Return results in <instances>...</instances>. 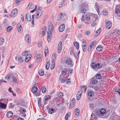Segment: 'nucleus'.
Segmentation results:
<instances>
[{"label":"nucleus","instance_id":"obj_22","mask_svg":"<svg viewBox=\"0 0 120 120\" xmlns=\"http://www.w3.org/2000/svg\"><path fill=\"white\" fill-rule=\"evenodd\" d=\"M42 57V55L41 54H39L37 56L36 60L37 62H40V59Z\"/></svg>","mask_w":120,"mask_h":120},{"label":"nucleus","instance_id":"obj_5","mask_svg":"<svg viewBox=\"0 0 120 120\" xmlns=\"http://www.w3.org/2000/svg\"><path fill=\"white\" fill-rule=\"evenodd\" d=\"M46 27L44 26L41 29L39 34L40 36L42 37L45 35V32L46 31Z\"/></svg>","mask_w":120,"mask_h":120},{"label":"nucleus","instance_id":"obj_26","mask_svg":"<svg viewBox=\"0 0 120 120\" xmlns=\"http://www.w3.org/2000/svg\"><path fill=\"white\" fill-rule=\"evenodd\" d=\"M12 76V82L15 83H16L17 82V79L16 77L13 75Z\"/></svg>","mask_w":120,"mask_h":120},{"label":"nucleus","instance_id":"obj_24","mask_svg":"<svg viewBox=\"0 0 120 120\" xmlns=\"http://www.w3.org/2000/svg\"><path fill=\"white\" fill-rule=\"evenodd\" d=\"M79 9L80 10V11L81 13H85L87 11V10L85 8H79Z\"/></svg>","mask_w":120,"mask_h":120},{"label":"nucleus","instance_id":"obj_47","mask_svg":"<svg viewBox=\"0 0 120 120\" xmlns=\"http://www.w3.org/2000/svg\"><path fill=\"white\" fill-rule=\"evenodd\" d=\"M66 0H63V2L61 4L60 7L59 6V8H60L63 6H64L65 4V2Z\"/></svg>","mask_w":120,"mask_h":120},{"label":"nucleus","instance_id":"obj_19","mask_svg":"<svg viewBox=\"0 0 120 120\" xmlns=\"http://www.w3.org/2000/svg\"><path fill=\"white\" fill-rule=\"evenodd\" d=\"M30 36L29 34H27L25 36V40L27 41V42L29 44V40Z\"/></svg>","mask_w":120,"mask_h":120},{"label":"nucleus","instance_id":"obj_17","mask_svg":"<svg viewBox=\"0 0 120 120\" xmlns=\"http://www.w3.org/2000/svg\"><path fill=\"white\" fill-rule=\"evenodd\" d=\"M17 30L20 33L21 31V30L22 29V27L20 23H18L17 24Z\"/></svg>","mask_w":120,"mask_h":120},{"label":"nucleus","instance_id":"obj_41","mask_svg":"<svg viewBox=\"0 0 120 120\" xmlns=\"http://www.w3.org/2000/svg\"><path fill=\"white\" fill-rule=\"evenodd\" d=\"M20 111L22 112V113H23L26 112V109H25L22 107H20Z\"/></svg>","mask_w":120,"mask_h":120},{"label":"nucleus","instance_id":"obj_34","mask_svg":"<svg viewBox=\"0 0 120 120\" xmlns=\"http://www.w3.org/2000/svg\"><path fill=\"white\" fill-rule=\"evenodd\" d=\"M34 7V4L32 3H30L28 6V7L29 8L31 9H32Z\"/></svg>","mask_w":120,"mask_h":120},{"label":"nucleus","instance_id":"obj_8","mask_svg":"<svg viewBox=\"0 0 120 120\" xmlns=\"http://www.w3.org/2000/svg\"><path fill=\"white\" fill-rule=\"evenodd\" d=\"M87 95L90 97H92L94 96V93L93 91L89 90L87 91Z\"/></svg>","mask_w":120,"mask_h":120},{"label":"nucleus","instance_id":"obj_36","mask_svg":"<svg viewBox=\"0 0 120 120\" xmlns=\"http://www.w3.org/2000/svg\"><path fill=\"white\" fill-rule=\"evenodd\" d=\"M46 63H47L46 65L45 66V67L46 69H48L50 67V62H46Z\"/></svg>","mask_w":120,"mask_h":120},{"label":"nucleus","instance_id":"obj_31","mask_svg":"<svg viewBox=\"0 0 120 120\" xmlns=\"http://www.w3.org/2000/svg\"><path fill=\"white\" fill-rule=\"evenodd\" d=\"M38 74L40 76H42L44 74V71L43 70H41L39 71Z\"/></svg>","mask_w":120,"mask_h":120},{"label":"nucleus","instance_id":"obj_62","mask_svg":"<svg viewBox=\"0 0 120 120\" xmlns=\"http://www.w3.org/2000/svg\"><path fill=\"white\" fill-rule=\"evenodd\" d=\"M120 11L118 8H116V9L115 13L116 14H118L119 12Z\"/></svg>","mask_w":120,"mask_h":120},{"label":"nucleus","instance_id":"obj_6","mask_svg":"<svg viewBox=\"0 0 120 120\" xmlns=\"http://www.w3.org/2000/svg\"><path fill=\"white\" fill-rule=\"evenodd\" d=\"M62 45L61 42H60L58 44V52L59 53H60L61 51Z\"/></svg>","mask_w":120,"mask_h":120},{"label":"nucleus","instance_id":"obj_53","mask_svg":"<svg viewBox=\"0 0 120 120\" xmlns=\"http://www.w3.org/2000/svg\"><path fill=\"white\" fill-rule=\"evenodd\" d=\"M90 46H89L88 49V52H90L91 50V49L93 48Z\"/></svg>","mask_w":120,"mask_h":120},{"label":"nucleus","instance_id":"obj_37","mask_svg":"<svg viewBox=\"0 0 120 120\" xmlns=\"http://www.w3.org/2000/svg\"><path fill=\"white\" fill-rule=\"evenodd\" d=\"M4 42V39L3 38H1L0 39V45H2Z\"/></svg>","mask_w":120,"mask_h":120},{"label":"nucleus","instance_id":"obj_59","mask_svg":"<svg viewBox=\"0 0 120 120\" xmlns=\"http://www.w3.org/2000/svg\"><path fill=\"white\" fill-rule=\"evenodd\" d=\"M101 31V30L100 29H99L96 32V34L97 35H98L100 33Z\"/></svg>","mask_w":120,"mask_h":120},{"label":"nucleus","instance_id":"obj_44","mask_svg":"<svg viewBox=\"0 0 120 120\" xmlns=\"http://www.w3.org/2000/svg\"><path fill=\"white\" fill-rule=\"evenodd\" d=\"M83 51L84 52H85L86 51V45H84L82 46Z\"/></svg>","mask_w":120,"mask_h":120},{"label":"nucleus","instance_id":"obj_33","mask_svg":"<svg viewBox=\"0 0 120 120\" xmlns=\"http://www.w3.org/2000/svg\"><path fill=\"white\" fill-rule=\"evenodd\" d=\"M101 75L100 74H97L95 75V77L97 79H99L101 77Z\"/></svg>","mask_w":120,"mask_h":120},{"label":"nucleus","instance_id":"obj_50","mask_svg":"<svg viewBox=\"0 0 120 120\" xmlns=\"http://www.w3.org/2000/svg\"><path fill=\"white\" fill-rule=\"evenodd\" d=\"M55 65V63H54L53 64H51V66L50 68L51 69H52L54 68Z\"/></svg>","mask_w":120,"mask_h":120},{"label":"nucleus","instance_id":"obj_25","mask_svg":"<svg viewBox=\"0 0 120 120\" xmlns=\"http://www.w3.org/2000/svg\"><path fill=\"white\" fill-rule=\"evenodd\" d=\"M37 90V88L36 87L34 86L32 88L31 91L33 93H35Z\"/></svg>","mask_w":120,"mask_h":120},{"label":"nucleus","instance_id":"obj_21","mask_svg":"<svg viewBox=\"0 0 120 120\" xmlns=\"http://www.w3.org/2000/svg\"><path fill=\"white\" fill-rule=\"evenodd\" d=\"M6 107V104L2 103L0 102V108H1L3 109H5Z\"/></svg>","mask_w":120,"mask_h":120},{"label":"nucleus","instance_id":"obj_29","mask_svg":"<svg viewBox=\"0 0 120 120\" xmlns=\"http://www.w3.org/2000/svg\"><path fill=\"white\" fill-rule=\"evenodd\" d=\"M74 45L75 46L77 50L79 49V44L77 42H74Z\"/></svg>","mask_w":120,"mask_h":120},{"label":"nucleus","instance_id":"obj_51","mask_svg":"<svg viewBox=\"0 0 120 120\" xmlns=\"http://www.w3.org/2000/svg\"><path fill=\"white\" fill-rule=\"evenodd\" d=\"M90 31H86L84 33L86 35H89V34L90 33Z\"/></svg>","mask_w":120,"mask_h":120},{"label":"nucleus","instance_id":"obj_42","mask_svg":"<svg viewBox=\"0 0 120 120\" xmlns=\"http://www.w3.org/2000/svg\"><path fill=\"white\" fill-rule=\"evenodd\" d=\"M12 74H10L9 75H7L5 76V78L8 79L10 77L12 76Z\"/></svg>","mask_w":120,"mask_h":120},{"label":"nucleus","instance_id":"obj_2","mask_svg":"<svg viewBox=\"0 0 120 120\" xmlns=\"http://www.w3.org/2000/svg\"><path fill=\"white\" fill-rule=\"evenodd\" d=\"M106 112L104 109H102L100 111H97L95 112V114L99 117L102 118L103 116Z\"/></svg>","mask_w":120,"mask_h":120},{"label":"nucleus","instance_id":"obj_12","mask_svg":"<svg viewBox=\"0 0 120 120\" xmlns=\"http://www.w3.org/2000/svg\"><path fill=\"white\" fill-rule=\"evenodd\" d=\"M88 7V5L85 2L82 3L79 6V8H87Z\"/></svg>","mask_w":120,"mask_h":120},{"label":"nucleus","instance_id":"obj_49","mask_svg":"<svg viewBox=\"0 0 120 120\" xmlns=\"http://www.w3.org/2000/svg\"><path fill=\"white\" fill-rule=\"evenodd\" d=\"M96 116H97L94 113H93L91 114V118L93 117L94 118H95L96 116Z\"/></svg>","mask_w":120,"mask_h":120},{"label":"nucleus","instance_id":"obj_64","mask_svg":"<svg viewBox=\"0 0 120 120\" xmlns=\"http://www.w3.org/2000/svg\"><path fill=\"white\" fill-rule=\"evenodd\" d=\"M37 120H46V119L44 118L43 117L41 118L38 119Z\"/></svg>","mask_w":120,"mask_h":120},{"label":"nucleus","instance_id":"obj_35","mask_svg":"<svg viewBox=\"0 0 120 120\" xmlns=\"http://www.w3.org/2000/svg\"><path fill=\"white\" fill-rule=\"evenodd\" d=\"M67 73L66 70L65 69H63L62 70L61 73L63 75L66 74Z\"/></svg>","mask_w":120,"mask_h":120},{"label":"nucleus","instance_id":"obj_57","mask_svg":"<svg viewBox=\"0 0 120 120\" xmlns=\"http://www.w3.org/2000/svg\"><path fill=\"white\" fill-rule=\"evenodd\" d=\"M103 13L104 15H107L108 14V12L106 11H103Z\"/></svg>","mask_w":120,"mask_h":120},{"label":"nucleus","instance_id":"obj_32","mask_svg":"<svg viewBox=\"0 0 120 120\" xmlns=\"http://www.w3.org/2000/svg\"><path fill=\"white\" fill-rule=\"evenodd\" d=\"M97 42L96 41H94L89 46H90L92 48H93L94 47V45L95 44H96Z\"/></svg>","mask_w":120,"mask_h":120},{"label":"nucleus","instance_id":"obj_40","mask_svg":"<svg viewBox=\"0 0 120 120\" xmlns=\"http://www.w3.org/2000/svg\"><path fill=\"white\" fill-rule=\"evenodd\" d=\"M70 116V114L69 113H67L66 114L65 117V119L66 120H68V118L69 116Z\"/></svg>","mask_w":120,"mask_h":120},{"label":"nucleus","instance_id":"obj_63","mask_svg":"<svg viewBox=\"0 0 120 120\" xmlns=\"http://www.w3.org/2000/svg\"><path fill=\"white\" fill-rule=\"evenodd\" d=\"M48 50L47 49H46L45 50V51L44 52V53H45V56H46V54H48Z\"/></svg>","mask_w":120,"mask_h":120},{"label":"nucleus","instance_id":"obj_9","mask_svg":"<svg viewBox=\"0 0 120 120\" xmlns=\"http://www.w3.org/2000/svg\"><path fill=\"white\" fill-rule=\"evenodd\" d=\"M47 38L48 42H50L51 39L52 38V32L49 33L48 32Z\"/></svg>","mask_w":120,"mask_h":120},{"label":"nucleus","instance_id":"obj_3","mask_svg":"<svg viewBox=\"0 0 120 120\" xmlns=\"http://www.w3.org/2000/svg\"><path fill=\"white\" fill-rule=\"evenodd\" d=\"M17 9L16 8L12 10L10 15L11 17H14L16 16L18 13Z\"/></svg>","mask_w":120,"mask_h":120},{"label":"nucleus","instance_id":"obj_18","mask_svg":"<svg viewBox=\"0 0 120 120\" xmlns=\"http://www.w3.org/2000/svg\"><path fill=\"white\" fill-rule=\"evenodd\" d=\"M27 15L28 14H27L26 15V19L28 22L30 21L31 19V15L29 14L28 16Z\"/></svg>","mask_w":120,"mask_h":120},{"label":"nucleus","instance_id":"obj_20","mask_svg":"<svg viewBox=\"0 0 120 120\" xmlns=\"http://www.w3.org/2000/svg\"><path fill=\"white\" fill-rule=\"evenodd\" d=\"M13 115V112L11 111L8 112L7 114V116L8 118H10Z\"/></svg>","mask_w":120,"mask_h":120},{"label":"nucleus","instance_id":"obj_16","mask_svg":"<svg viewBox=\"0 0 120 120\" xmlns=\"http://www.w3.org/2000/svg\"><path fill=\"white\" fill-rule=\"evenodd\" d=\"M66 63L68 65H69L71 66H73L72 64V62L71 59H68L66 61Z\"/></svg>","mask_w":120,"mask_h":120},{"label":"nucleus","instance_id":"obj_52","mask_svg":"<svg viewBox=\"0 0 120 120\" xmlns=\"http://www.w3.org/2000/svg\"><path fill=\"white\" fill-rule=\"evenodd\" d=\"M67 80H65V79L63 78H61L60 79V82L61 83H64Z\"/></svg>","mask_w":120,"mask_h":120},{"label":"nucleus","instance_id":"obj_4","mask_svg":"<svg viewBox=\"0 0 120 120\" xmlns=\"http://www.w3.org/2000/svg\"><path fill=\"white\" fill-rule=\"evenodd\" d=\"M43 11L39 8L37 11V15L35 16L36 19H37L39 18L43 13Z\"/></svg>","mask_w":120,"mask_h":120},{"label":"nucleus","instance_id":"obj_45","mask_svg":"<svg viewBox=\"0 0 120 120\" xmlns=\"http://www.w3.org/2000/svg\"><path fill=\"white\" fill-rule=\"evenodd\" d=\"M32 20L31 21V23L33 25H34V15H32Z\"/></svg>","mask_w":120,"mask_h":120},{"label":"nucleus","instance_id":"obj_38","mask_svg":"<svg viewBox=\"0 0 120 120\" xmlns=\"http://www.w3.org/2000/svg\"><path fill=\"white\" fill-rule=\"evenodd\" d=\"M73 54L75 57L76 59H78L79 58V55L77 54V52H74V53H73Z\"/></svg>","mask_w":120,"mask_h":120},{"label":"nucleus","instance_id":"obj_13","mask_svg":"<svg viewBox=\"0 0 120 120\" xmlns=\"http://www.w3.org/2000/svg\"><path fill=\"white\" fill-rule=\"evenodd\" d=\"M112 26V23L111 22L109 21L107 22L106 25V27L107 29H110Z\"/></svg>","mask_w":120,"mask_h":120},{"label":"nucleus","instance_id":"obj_30","mask_svg":"<svg viewBox=\"0 0 120 120\" xmlns=\"http://www.w3.org/2000/svg\"><path fill=\"white\" fill-rule=\"evenodd\" d=\"M102 64L99 62H98L97 64V69L98 68H101Z\"/></svg>","mask_w":120,"mask_h":120},{"label":"nucleus","instance_id":"obj_61","mask_svg":"<svg viewBox=\"0 0 120 120\" xmlns=\"http://www.w3.org/2000/svg\"><path fill=\"white\" fill-rule=\"evenodd\" d=\"M58 95L60 97H62L63 96V93L60 92L58 94Z\"/></svg>","mask_w":120,"mask_h":120},{"label":"nucleus","instance_id":"obj_55","mask_svg":"<svg viewBox=\"0 0 120 120\" xmlns=\"http://www.w3.org/2000/svg\"><path fill=\"white\" fill-rule=\"evenodd\" d=\"M16 91L18 93H19L21 92L20 89L19 88H17L16 90Z\"/></svg>","mask_w":120,"mask_h":120},{"label":"nucleus","instance_id":"obj_39","mask_svg":"<svg viewBox=\"0 0 120 120\" xmlns=\"http://www.w3.org/2000/svg\"><path fill=\"white\" fill-rule=\"evenodd\" d=\"M42 92L43 93H45L46 92V88L45 86L43 87L41 89Z\"/></svg>","mask_w":120,"mask_h":120},{"label":"nucleus","instance_id":"obj_58","mask_svg":"<svg viewBox=\"0 0 120 120\" xmlns=\"http://www.w3.org/2000/svg\"><path fill=\"white\" fill-rule=\"evenodd\" d=\"M70 79H67V82H66V83L68 84H69L71 82V81H70Z\"/></svg>","mask_w":120,"mask_h":120},{"label":"nucleus","instance_id":"obj_54","mask_svg":"<svg viewBox=\"0 0 120 120\" xmlns=\"http://www.w3.org/2000/svg\"><path fill=\"white\" fill-rule=\"evenodd\" d=\"M81 95H77L76 98L78 100H79L80 99Z\"/></svg>","mask_w":120,"mask_h":120},{"label":"nucleus","instance_id":"obj_48","mask_svg":"<svg viewBox=\"0 0 120 120\" xmlns=\"http://www.w3.org/2000/svg\"><path fill=\"white\" fill-rule=\"evenodd\" d=\"M18 60L20 62H22L23 61V59H22V57H19Z\"/></svg>","mask_w":120,"mask_h":120},{"label":"nucleus","instance_id":"obj_43","mask_svg":"<svg viewBox=\"0 0 120 120\" xmlns=\"http://www.w3.org/2000/svg\"><path fill=\"white\" fill-rule=\"evenodd\" d=\"M98 3L97 2H96L95 4V7L96 8V9L97 10V11L98 12L99 10H98L99 8L98 7Z\"/></svg>","mask_w":120,"mask_h":120},{"label":"nucleus","instance_id":"obj_28","mask_svg":"<svg viewBox=\"0 0 120 120\" xmlns=\"http://www.w3.org/2000/svg\"><path fill=\"white\" fill-rule=\"evenodd\" d=\"M79 110L78 109L76 108L75 109V112L76 115L78 116L79 115Z\"/></svg>","mask_w":120,"mask_h":120},{"label":"nucleus","instance_id":"obj_1","mask_svg":"<svg viewBox=\"0 0 120 120\" xmlns=\"http://www.w3.org/2000/svg\"><path fill=\"white\" fill-rule=\"evenodd\" d=\"M30 51H25L22 54V56H26L25 59V61L26 62H28L30 60L31 57V54H28L30 53Z\"/></svg>","mask_w":120,"mask_h":120},{"label":"nucleus","instance_id":"obj_7","mask_svg":"<svg viewBox=\"0 0 120 120\" xmlns=\"http://www.w3.org/2000/svg\"><path fill=\"white\" fill-rule=\"evenodd\" d=\"M90 83L92 84L96 85L98 83V81L94 78H92L90 80Z\"/></svg>","mask_w":120,"mask_h":120},{"label":"nucleus","instance_id":"obj_11","mask_svg":"<svg viewBox=\"0 0 120 120\" xmlns=\"http://www.w3.org/2000/svg\"><path fill=\"white\" fill-rule=\"evenodd\" d=\"M65 25L64 24L61 25L59 28V30L60 32H62L64 30Z\"/></svg>","mask_w":120,"mask_h":120},{"label":"nucleus","instance_id":"obj_60","mask_svg":"<svg viewBox=\"0 0 120 120\" xmlns=\"http://www.w3.org/2000/svg\"><path fill=\"white\" fill-rule=\"evenodd\" d=\"M85 17V16L84 15H82V18H81V20L82 21V22H84V18Z\"/></svg>","mask_w":120,"mask_h":120},{"label":"nucleus","instance_id":"obj_23","mask_svg":"<svg viewBox=\"0 0 120 120\" xmlns=\"http://www.w3.org/2000/svg\"><path fill=\"white\" fill-rule=\"evenodd\" d=\"M50 96L49 95H46L43 99V100L44 101H46L50 98Z\"/></svg>","mask_w":120,"mask_h":120},{"label":"nucleus","instance_id":"obj_15","mask_svg":"<svg viewBox=\"0 0 120 120\" xmlns=\"http://www.w3.org/2000/svg\"><path fill=\"white\" fill-rule=\"evenodd\" d=\"M91 66L92 68L94 69V70L96 71H97L96 64L94 63H92L91 65Z\"/></svg>","mask_w":120,"mask_h":120},{"label":"nucleus","instance_id":"obj_56","mask_svg":"<svg viewBox=\"0 0 120 120\" xmlns=\"http://www.w3.org/2000/svg\"><path fill=\"white\" fill-rule=\"evenodd\" d=\"M94 105L92 103H90L89 104L90 107L91 109H92L93 108Z\"/></svg>","mask_w":120,"mask_h":120},{"label":"nucleus","instance_id":"obj_46","mask_svg":"<svg viewBox=\"0 0 120 120\" xmlns=\"http://www.w3.org/2000/svg\"><path fill=\"white\" fill-rule=\"evenodd\" d=\"M12 28L11 26H8L7 28V31L8 32H9L11 29H12Z\"/></svg>","mask_w":120,"mask_h":120},{"label":"nucleus","instance_id":"obj_10","mask_svg":"<svg viewBox=\"0 0 120 120\" xmlns=\"http://www.w3.org/2000/svg\"><path fill=\"white\" fill-rule=\"evenodd\" d=\"M49 32H48L49 33L52 32L53 29V26L51 22H49Z\"/></svg>","mask_w":120,"mask_h":120},{"label":"nucleus","instance_id":"obj_14","mask_svg":"<svg viewBox=\"0 0 120 120\" xmlns=\"http://www.w3.org/2000/svg\"><path fill=\"white\" fill-rule=\"evenodd\" d=\"M47 109L48 110L49 113L50 114H52L54 113L55 111L54 109L49 108V106H47Z\"/></svg>","mask_w":120,"mask_h":120},{"label":"nucleus","instance_id":"obj_27","mask_svg":"<svg viewBox=\"0 0 120 120\" xmlns=\"http://www.w3.org/2000/svg\"><path fill=\"white\" fill-rule=\"evenodd\" d=\"M102 49V46L101 45L98 46L96 48V50L98 51H101Z\"/></svg>","mask_w":120,"mask_h":120}]
</instances>
